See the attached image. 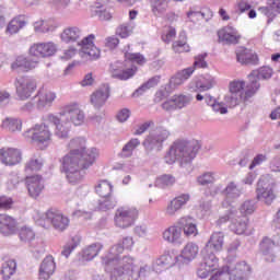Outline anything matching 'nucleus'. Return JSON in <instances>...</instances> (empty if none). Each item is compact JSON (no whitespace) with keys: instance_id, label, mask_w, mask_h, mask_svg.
Masks as SVG:
<instances>
[{"instance_id":"1","label":"nucleus","mask_w":280,"mask_h":280,"mask_svg":"<svg viewBox=\"0 0 280 280\" xmlns=\"http://www.w3.org/2000/svg\"><path fill=\"white\" fill-rule=\"evenodd\" d=\"M222 248H224V233L213 232L201 250V262L197 268V277L199 279H207L220 268V259L214 253H221Z\"/></svg>"},{"instance_id":"2","label":"nucleus","mask_w":280,"mask_h":280,"mask_svg":"<svg viewBox=\"0 0 280 280\" xmlns=\"http://www.w3.org/2000/svg\"><path fill=\"white\" fill-rule=\"evenodd\" d=\"M153 267L148 264L137 268V259L130 255L122 256L115 267L109 270V280H145L153 271Z\"/></svg>"},{"instance_id":"3","label":"nucleus","mask_w":280,"mask_h":280,"mask_svg":"<svg viewBox=\"0 0 280 280\" xmlns=\"http://www.w3.org/2000/svg\"><path fill=\"white\" fill-rule=\"evenodd\" d=\"M198 150H200V141L198 140L176 141L164 155V161L167 165H174L176 161H178L180 165H185L196 159Z\"/></svg>"},{"instance_id":"4","label":"nucleus","mask_w":280,"mask_h":280,"mask_svg":"<svg viewBox=\"0 0 280 280\" xmlns=\"http://www.w3.org/2000/svg\"><path fill=\"white\" fill-rule=\"evenodd\" d=\"M80 155L67 153L61 159V172L66 174V178L70 185H80L84 180V166Z\"/></svg>"},{"instance_id":"5","label":"nucleus","mask_w":280,"mask_h":280,"mask_svg":"<svg viewBox=\"0 0 280 280\" xmlns=\"http://www.w3.org/2000/svg\"><path fill=\"white\" fill-rule=\"evenodd\" d=\"M135 246V238L132 236H125L118 243L113 245L107 253L101 257V264L105 268V272L109 273L112 268H115L117 261H121L124 250H131Z\"/></svg>"},{"instance_id":"6","label":"nucleus","mask_w":280,"mask_h":280,"mask_svg":"<svg viewBox=\"0 0 280 280\" xmlns=\"http://www.w3.org/2000/svg\"><path fill=\"white\" fill-rule=\"evenodd\" d=\"M33 219L38 226H43L45 229L47 224H51L52 229L59 233L67 231L71 222L67 215L56 209H50L45 213L36 210L33 214Z\"/></svg>"},{"instance_id":"7","label":"nucleus","mask_w":280,"mask_h":280,"mask_svg":"<svg viewBox=\"0 0 280 280\" xmlns=\"http://www.w3.org/2000/svg\"><path fill=\"white\" fill-rule=\"evenodd\" d=\"M170 130L165 129V127H158L151 131L142 142L145 154L150 156L152 152H161L163 143L170 139Z\"/></svg>"},{"instance_id":"8","label":"nucleus","mask_w":280,"mask_h":280,"mask_svg":"<svg viewBox=\"0 0 280 280\" xmlns=\"http://www.w3.org/2000/svg\"><path fill=\"white\" fill-rule=\"evenodd\" d=\"M47 124L48 122L44 120L43 124H37L24 132V137L31 139L40 150L49 148L51 143V130H49Z\"/></svg>"},{"instance_id":"9","label":"nucleus","mask_w":280,"mask_h":280,"mask_svg":"<svg viewBox=\"0 0 280 280\" xmlns=\"http://www.w3.org/2000/svg\"><path fill=\"white\" fill-rule=\"evenodd\" d=\"M231 221L230 230L236 235H244L248 231V218L240 215L235 208H231L229 213L219 219V224Z\"/></svg>"},{"instance_id":"10","label":"nucleus","mask_w":280,"mask_h":280,"mask_svg":"<svg viewBox=\"0 0 280 280\" xmlns=\"http://www.w3.org/2000/svg\"><path fill=\"white\" fill-rule=\"evenodd\" d=\"M137 218H139V210L137 208L119 207L114 215V224L117 229H130V226H135Z\"/></svg>"},{"instance_id":"11","label":"nucleus","mask_w":280,"mask_h":280,"mask_svg":"<svg viewBox=\"0 0 280 280\" xmlns=\"http://www.w3.org/2000/svg\"><path fill=\"white\" fill-rule=\"evenodd\" d=\"M257 200L272 205L275 200V180L269 174L260 176L256 187Z\"/></svg>"},{"instance_id":"12","label":"nucleus","mask_w":280,"mask_h":280,"mask_svg":"<svg viewBox=\"0 0 280 280\" xmlns=\"http://www.w3.org/2000/svg\"><path fill=\"white\" fill-rule=\"evenodd\" d=\"M44 121L46 124H52L55 126V137L58 139H69V132H71V121L67 120L65 116L48 114L45 116Z\"/></svg>"},{"instance_id":"13","label":"nucleus","mask_w":280,"mask_h":280,"mask_svg":"<svg viewBox=\"0 0 280 280\" xmlns=\"http://www.w3.org/2000/svg\"><path fill=\"white\" fill-rule=\"evenodd\" d=\"M93 40H95V35L91 34L78 43V46L81 47L79 56L83 60H98L102 52L100 51V48L95 46Z\"/></svg>"},{"instance_id":"14","label":"nucleus","mask_w":280,"mask_h":280,"mask_svg":"<svg viewBox=\"0 0 280 280\" xmlns=\"http://www.w3.org/2000/svg\"><path fill=\"white\" fill-rule=\"evenodd\" d=\"M18 98L25 102L32 97V93L36 91V81L28 77H20L14 82Z\"/></svg>"},{"instance_id":"15","label":"nucleus","mask_w":280,"mask_h":280,"mask_svg":"<svg viewBox=\"0 0 280 280\" xmlns=\"http://www.w3.org/2000/svg\"><path fill=\"white\" fill-rule=\"evenodd\" d=\"M59 115L60 117H65L70 124H73V126H82V124H84V110L80 108L79 103H69L65 105Z\"/></svg>"},{"instance_id":"16","label":"nucleus","mask_w":280,"mask_h":280,"mask_svg":"<svg viewBox=\"0 0 280 280\" xmlns=\"http://www.w3.org/2000/svg\"><path fill=\"white\" fill-rule=\"evenodd\" d=\"M58 52V45L54 42L34 43L28 49L30 56L34 58H51Z\"/></svg>"},{"instance_id":"17","label":"nucleus","mask_w":280,"mask_h":280,"mask_svg":"<svg viewBox=\"0 0 280 280\" xmlns=\"http://www.w3.org/2000/svg\"><path fill=\"white\" fill-rule=\"evenodd\" d=\"M194 96L191 94H175L162 104L163 110L173 113V110H183L191 105Z\"/></svg>"},{"instance_id":"18","label":"nucleus","mask_w":280,"mask_h":280,"mask_svg":"<svg viewBox=\"0 0 280 280\" xmlns=\"http://www.w3.org/2000/svg\"><path fill=\"white\" fill-rule=\"evenodd\" d=\"M215 84H218L215 77L211 74H202L197 79H194L189 83L188 89L189 91H192V93H202L205 91H211Z\"/></svg>"},{"instance_id":"19","label":"nucleus","mask_w":280,"mask_h":280,"mask_svg":"<svg viewBox=\"0 0 280 280\" xmlns=\"http://www.w3.org/2000/svg\"><path fill=\"white\" fill-rule=\"evenodd\" d=\"M257 86L258 85H256V88H253V85L247 84L244 96H240L238 94H233L232 92H229L224 96V103L230 108H235V106H240L242 102H250V97H254L255 93H257Z\"/></svg>"},{"instance_id":"20","label":"nucleus","mask_w":280,"mask_h":280,"mask_svg":"<svg viewBox=\"0 0 280 280\" xmlns=\"http://www.w3.org/2000/svg\"><path fill=\"white\" fill-rule=\"evenodd\" d=\"M25 185L28 196L34 200H36V198H40V194L45 191V182H43V176L40 175L26 176Z\"/></svg>"},{"instance_id":"21","label":"nucleus","mask_w":280,"mask_h":280,"mask_svg":"<svg viewBox=\"0 0 280 280\" xmlns=\"http://www.w3.org/2000/svg\"><path fill=\"white\" fill-rule=\"evenodd\" d=\"M162 240L172 246H183L185 238L178 223L170 225L162 232Z\"/></svg>"},{"instance_id":"22","label":"nucleus","mask_w":280,"mask_h":280,"mask_svg":"<svg viewBox=\"0 0 280 280\" xmlns=\"http://www.w3.org/2000/svg\"><path fill=\"white\" fill-rule=\"evenodd\" d=\"M223 194L225 198L221 205L224 209H229V207H231V205H233L235 200L242 197V195L244 194V190L242 189V187H240V185H237V183L230 182L228 183L226 187L223 189Z\"/></svg>"},{"instance_id":"23","label":"nucleus","mask_w":280,"mask_h":280,"mask_svg":"<svg viewBox=\"0 0 280 280\" xmlns=\"http://www.w3.org/2000/svg\"><path fill=\"white\" fill-rule=\"evenodd\" d=\"M191 200V195L189 194H182L175 198H173L165 208V215L168 218H174Z\"/></svg>"},{"instance_id":"24","label":"nucleus","mask_w":280,"mask_h":280,"mask_svg":"<svg viewBox=\"0 0 280 280\" xmlns=\"http://www.w3.org/2000/svg\"><path fill=\"white\" fill-rule=\"evenodd\" d=\"M200 247H198V244L188 242L182 249L180 254L176 256V264L178 266H180V261H183V264H191V261L198 257Z\"/></svg>"},{"instance_id":"25","label":"nucleus","mask_w":280,"mask_h":280,"mask_svg":"<svg viewBox=\"0 0 280 280\" xmlns=\"http://www.w3.org/2000/svg\"><path fill=\"white\" fill-rule=\"evenodd\" d=\"M230 280H248L250 277V265L246 261L237 262L234 267L228 266Z\"/></svg>"},{"instance_id":"26","label":"nucleus","mask_w":280,"mask_h":280,"mask_svg":"<svg viewBox=\"0 0 280 280\" xmlns=\"http://www.w3.org/2000/svg\"><path fill=\"white\" fill-rule=\"evenodd\" d=\"M177 226H179L186 237H196L198 235V224H196V219L191 215L179 218L177 220Z\"/></svg>"},{"instance_id":"27","label":"nucleus","mask_w":280,"mask_h":280,"mask_svg":"<svg viewBox=\"0 0 280 280\" xmlns=\"http://www.w3.org/2000/svg\"><path fill=\"white\" fill-rule=\"evenodd\" d=\"M270 78H272V68L262 67L258 70L252 71V73L248 75L249 83L247 85L252 86V89L256 88L257 93L261 86L259 84V80H270Z\"/></svg>"},{"instance_id":"28","label":"nucleus","mask_w":280,"mask_h":280,"mask_svg":"<svg viewBox=\"0 0 280 280\" xmlns=\"http://www.w3.org/2000/svg\"><path fill=\"white\" fill-rule=\"evenodd\" d=\"M110 97V88L108 85H102L98 88L94 93L90 96V103L92 106L100 110L106 102H108V98Z\"/></svg>"},{"instance_id":"29","label":"nucleus","mask_w":280,"mask_h":280,"mask_svg":"<svg viewBox=\"0 0 280 280\" xmlns=\"http://www.w3.org/2000/svg\"><path fill=\"white\" fill-rule=\"evenodd\" d=\"M56 272V259L51 255H47L39 264L38 280L51 279Z\"/></svg>"},{"instance_id":"30","label":"nucleus","mask_w":280,"mask_h":280,"mask_svg":"<svg viewBox=\"0 0 280 280\" xmlns=\"http://www.w3.org/2000/svg\"><path fill=\"white\" fill-rule=\"evenodd\" d=\"M219 43L223 45H237L240 43V33L233 26H224L218 32Z\"/></svg>"},{"instance_id":"31","label":"nucleus","mask_w":280,"mask_h":280,"mask_svg":"<svg viewBox=\"0 0 280 280\" xmlns=\"http://www.w3.org/2000/svg\"><path fill=\"white\" fill-rule=\"evenodd\" d=\"M21 161H23L21 150L12 148L0 150V163L3 165H19Z\"/></svg>"},{"instance_id":"32","label":"nucleus","mask_w":280,"mask_h":280,"mask_svg":"<svg viewBox=\"0 0 280 280\" xmlns=\"http://www.w3.org/2000/svg\"><path fill=\"white\" fill-rule=\"evenodd\" d=\"M56 97L57 95L54 92H39L33 97V100L37 110H47V108H51V106H54Z\"/></svg>"},{"instance_id":"33","label":"nucleus","mask_w":280,"mask_h":280,"mask_svg":"<svg viewBox=\"0 0 280 280\" xmlns=\"http://www.w3.org/2000/svg\"><path fill=\"white\" fill-rule=\"evenodd\" d=\"M38 67V61L28 59L27 57L20 55L11 63V70L19 72L32 71Z\"/></svg>"},{"instance_id":"34","label":"nucleus","mask_w":280,"mask_h":280,"mask_svg":"<svg viewBox=\"0 0 280 280\" xmlns=\"http://www.w3.org/2000/svg\"><path fill=\"white\" fill-rule=\"evenodd\" d=\"M16 219L8 215V214H0V233L5 237L10 235H14L16 233Z\"/></svg>"},{"instance_id":"35","label":"nucleus","mask_w":280,"mask_h":280,"mask_svg":"<svg viewBox=\"0 0 280 280\" xmlns=\"http://www.w3.org/2000/svg\"><path fill=\"white\" fill-rule=\"evenodd\" d=\"M174 264H176V257H174L172 253L165 252L153 261L152 268L154 272H163L165 268H170V266H174Z\"/></svg>"},{"instance_id":"36","label":"nucleus","mask_w":280,"mask_h":280,"mask_svg":"<svg viewBox=\"0 0 280 280\" xmlns=\"http://www.w3.org/2000/svg\"><path fill=\"white\" fill-rule=\"evenodd\" d=\"M61 43L71 45V43H78L82 38V30L78 26H68L60 34Z\"/></svg>"},{"instance_id":"37","label":"nucleus","mask_w":280,"mask_h":280,"mask_svg":"<svg viewBox=\"0 0 280 280\" xmlns=\"http://www.w3.org/2000/svg\"><path fill=\"white\" fill-rule=\"evenodd\" d=\"M236 60L241 65H258L259 57L257 54H253L250 50L240 47L236 49Z\"/></svg>"},{"instance_id":"38","label":"nucleus","mask_w":280,"mask_h":280,"mask_svg":"<svg viewBox=\"0 0 280 280\" xmlns=\"http://www.w3.org/2000/svg\"><path fill=\"white\" fill-rule=\"evenodd\" d=\"M275 246H277V243H275L269 237H265L260 242V253H262L265 261L272 262L275 259H277V255L275 254Z\"/></svg>"},{"instance_id":"39","label":"nucleus","mask_w":280,"mask_h":280,"mask_svg":"<svg viewBox=\"0 0 280 280\" xmlns=\"http://www.w3.org/2000/svg\"><path fill=\"white\" fill-rule=\"evenodd\" d=\"M196 72L194 67H188L186 69H183L180 71H178L171 80L168 85L172 86H180V84H185V82H187V80H189V78H191V75H194V73Z\"/></svg>"},{"instance_id":"40","label":"nucleus","mask_w":280,"mask_h":280,"mask_svg":"<svg viewBox=\"0 0 280 280\" xmlns=\"http://www.w3.org/2000/svg\"><path fill=\"white\" fill-rule=\"evenodd\" d=\"M121 65L120 62L113 63L110 66L112 78H116L117 80H130L137 73V67L129 68L127 70H120L117 67Z\"/></svg>"},{"instance_id":"41","label":"nucleus","mask_w":280,"mask_h":280,"mask_svg":"<svg viewBox=\"0 0 280 280\" xmlns=\"http://www.w3.org/2000/svg\"><path fill=\"white\" fill-rule=\"evenodd\" d=\"M43 158L39 155H33L30 158L24 166V172L26 176H32L31 174H35V172H40L43 170Z\"/></svg>"},{"instance_id":"42","label":"nucleus","mask_w":280,"mask_h":280,"mask_svg":"<svg viewBox=\"0 0 280 280\" xmlns=\"http://www.w3.org/2000/svg\"><path fill=\"white\" fill-rule=\"evenodd\" d=\"M104 248L102 243H94L89 245L82 250L81 259L82 261H93L95 257L100 255V252Z\"/></svg>"},{"instance_id":"43","label":"nucleus","mask_w":280,"mask_h":280,"mask_svg":"<svg viewBox=\"0 0 280 280\" xmlns=\"http://www.w3.org/2000/svg\"><path fill=\"white\" fill-rule=\"evenodd\" d=\"M25 25H27V19L24 15H19L8 24L5 34H9L10 36L19 34Z\"/></svg>"},{"instance_id":"44","label":"nucleus","mask_w":280,"mask_h":280,"mask_svg":"<svg viewBox=\"0 0 280 280\" xmlns=\"http://www.w3.org/2000/svg\"><path fill=\"white\" fill-rule=\"evenodd\" d=\"M150 8L153 16L161 19L170 8V0H150Z\"/></svg>"},{"instance_id":"45","label":"nucleus","mask_w":280,"mask_h":280,"mask_svg":"<svg viewBox=\"0 0 280 280\" xmlns=\"http://www.w3.org/2000/svg\"><path fill=\"white\" fill-rule=\"evenodd\" d=\"M97 156H100V150H97L96 148L85 149L81 153V161L83 163V165H82L83 170H89V167H91V165L93 163H95V159H97Z\"/></svg>"},{"instance_id":"46","label":"nucleus","mask_w":280,"mask_h":280,"mask_svg":"<svg viewBox=\"0 0 280 280\" xmlns=\"http://www.w3.org/2000/svg\"><path fill=\"white\" fill-rule=\"evenodd\" d=\"M258 10L268 19H275V16L280 14V0H268L267 7H261Z\"/></svg>"},{"instance_id":"47","label":"nucleus","mask_w":280,"mask_h":280,"mask_svg":"<svg viewBox=\"0 0 280 280\" xmlns=\"http://www.w3.org/2000/svg\"><path fill=\"white\" fill-rule=\"evenodd\" d=\"M141 145V140L138 138H131L121 149L118 156L120 159H130L132 154L135 153V150Z\"/></svg>"},{"instance_id":"48","label":"nucleus","mask_w":280,"mask_h":280,"mask_svg":"<svg viewBox=\"0 0 280 280\" xmlns=\"http://www.w3.org/2000/svg\"><path fill=\"white\" fill-rule=\"evenodd\" d=\"M68 148L69 153H73L75 156H82L84 150H86V140L84 138H73L70 140Z\"/></svg>"},{"instance_id":"49","label":"nucleus","mask_w":280,"mask_h":280,"mask_svg":"<svg viewBox=\"0 0 280 280\" xmlns=\"http://www.w3.org/2000/svg\"><path fill=\"white\" fill-rule=\"evenodd\" d=\"M1 128L8 130L9 132H21L23 130V120L20 118L8 117L2 120Z\"/></svg>"},{"instance_id":"50","label":"nucleus","mask_w":280,"mask_h":280,"mask_svg":"<svg viewBox=\"0 0 280 280\" xmlns=\"http://www.w3.org/2000/svg\"><path fill=\"white\" fill-rule=\"evenodd\" d=\"M95 192L101 198H110L113 196V184L106 179L98 180L95 186Z\"/></svg>"},{"instance_id":"51","label":"nucleus","mask_w":280,"mask_h":280,"mask_svg":"<svg viewBox=\"0 0 280 280\" xmlns=\"http://www.w3.org/2000/svg\"><path fill=\"white\" fill-rule=\"evenodd\" d=\"M213 16V12L211 10L206 9L202 11H197L196 9L191 8L189 12H187V18L191 23H196L197 21H200L201 19H205L206 21H209Z\"/></svg>"},{"instance_id":"52","label":"nucleus","mask_w":280,"mask_h":280,"mask_svg":"<svg viewBox=\"0 0 280 280\" xmlns=\"http://www.w3.org/2000/svg\"><path fill=\"white\" fill-rule=\"evenodd\" d=\"M161 82V77L155 75L151 79H149L145 83H143L140 88H138L133 93L132 97H141L145 91H149V89H154Z\"/></svg>"},{"instance_id":"53","label":"nucleus","mask_w":280,"mask_h":280,"mask_svg":"<svg viewBox=\"0 0 280 280\" xmlns=\"http://www.w3.org/2000/svg\"><path fill=\"white\" fill-rule=\"evenodd\" d=\"M173 51H175V54H185L189 51V45H187V33L184 31L179 33L178 40L173 43Z\"/></svg>"},{"instance_id":"54","label":"nucleus","mask_w":280,"mask_h":280,"mask_svg":"<svg viewBox=\"0 0 280 280\" xmlns=\"http://www.w3.org/2000/svg\"><path fill=\"white\" fill-rule=\"evenodd\" d=\"M34 32L36 34H49V32H55L56 26L47 20H37L33 23Z\"/></svg>"},{"instance_id":"55","label":"nucleus","mask_w":280,"mask_h":280,"mask_svg":"<svg viewBox=\"0 0 280 280\" xmlns=\"http://www.w3.org/2000/svg\"><path fill=\"white\" fill-rule=\"evenodd\" d=\"M16 272V260L10 259L2 264L1 275L3 280H10V278Z\"/></svg>"},{"instance_id":"56","label":"nucleus","mask_w":280,"mask_h":280,"mask_svg":"<svg viewBox=\"0 0 280 280\" xmlns=\"http://www.w3.org/2000/svg\"><path fill=\"white\" fill-rule=\"evenodd\" d=\"M244 89H246V82L242 80H234L229 84V92L235 95H240L241 97L246 95V91H244Z\"/></svg>"},{"instance_id":"57","label":"nucleus","mask_w":280,"mask_h":280,"mask_svg":"<svg viewBox=\"0 0 280 280\" xmlns=\"http://www.w3.org/2000/svg\"><path fill=\"white\" fill-rule=\"evenodd\" d=\"M31 253L36 259H38L40 255H45V241L37 238L35 242H33L31 244Z\"/></svg>"},{"instance_id":"58","label":"nucleus","mask_w":280,"mask_h":280,"mask_svg":"<svg viewBox=\"0 0 280 280\" xmlns=\"http://www.w3.org/2000/svg\"><path fill=\"white\" fill-rule=\"evenodd\" d=\"M115 207H117V201L115 198H113V196L103 197L98 202L100 211H110V209H115Z\"/></svg>"},{"instance_id":"59","label":"nucleus","mask_w":280,"mask_h":280,"mask_svg":"<svg viewBox=\"0 0 280 280\" xmlns=\"http://www.w3.org/2000/svg\"><path fill=\"white\" fill-rule=\"evenodd\" d=\"M133 30H135V23L127 22V23L121 24L117 28L116 34L118 36H120V38H128V36H130V34H132Z\"/></svg>"},{"instance_id":"60","label":"nucleus","mask_w":280,"mask_h":280,"mask_svg":"<svg viewBox=\"0 0 280 280\" xmlns=\"http://www.w3.org/2000/svg\"><path fill=\"white\" fill-rule=\"evenodd\" d=\"M78 246H80V236H73L71 241L63 246L61 255L63 257H69V255H71V252L74 248H78Z\"/></svg>"},{"instance_id":"61","label":"nucleus","mask_w":280,"mask_h":280,"mask_svg":"<svg viewBox=\"0 0 280 280\" xmlns=\"http://www.w3.org/2000/svg\"><path fill=\"white\" fill-rule=\"evenodd\" d=\"M255 202L253 200H246L241 205L238 214L246 218L247 215L255 213Z\"/></svg>"},{"instance_id":"62","label":"nucleus","mask_w":280,"mask_h":280,"mask_svg":"<svg viewBox=\"0 0 280 280\" xmlns=\"http://www.w3.org/2000/svg\"><path fill=\"white\" fill-rule=\"evenodd\" d=\"M176 183V177L172 175H162L155 180V187H172Z\"/></svg>"},{"instance_id":"63","label":"nucleus","mask_w":280,"mask_h":280,"mask_svg":"<svg viewBox=\"0 0 280 280\" xmlns=\"http://www.w3.org/2000/svg\"><path fill=\"white\" fill-rule=\"evenodd\" d=\"M125 58L129 62H133V65H145V57L139 52H126Z\"/></svg>"},{"instance_id":"64","label":"nucleus","mask_w":280,"mask_h":280,"mask_svg":"<svg viewBox=\"0 0 280 280\" xmlns=\"http://www.w3.org/2000/svg\"><path fill=\"white\" fill-rule=\"evenodd\" d=\"M36 237V234L34 233V230L32 228L23 226L20 230V240L22 242H32Z\"/></svg>"}]
</instances>
